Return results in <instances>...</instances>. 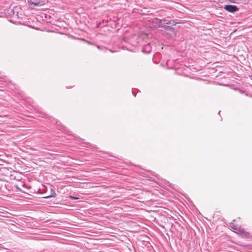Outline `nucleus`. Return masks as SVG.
<instances>
[{
	"label": "nucleus",
	"instance_id": "nucleus-1",
	"mask_svg": "<svg viewBox=\"0 0 252 252\" xmlns=\"http://www.w3.org/2000/svg\"><path fill=\"white\" fill-rule=\"evenodd\" d=\"M224 9L230 12H234L238 10V8L237 6L232 5H226L224 6Z\"/></svg>",
	"mask_w": 252,
	"mask_h": 252
},
{
	"label": "nucleus",
	"instance_id": "nucleus-2",
	"mask_svg": "<svg viewBox=\"0 0 252 252\" xmlns=\"http://www.w3.org/2000/svg\"><path fill=\"white\" fill-rule=\"evenodd\" d=\"M142 51L144 53H149L151 51V46L150 44L145 45L142 49Z\"/></svg>",
	"mask_w": 252,
	"mask_h": 252
},
{
	"label": "nucleus",
	"instance_id": "nucleus-3",
	"mask_svg": "<svg viewBox=\"0 0 252 252\" xmlns=\"http://www.w3.org/2000/svg\"><path fill=\"white\" fill-rule=\"evenodd\" d=\"M30 4L31 5H33V6H41L42 4L40 2H34L32 1H30L29 2Z\"/></svg>",
	"mask_w": 252,
	"mask_h": 252
},
{
	"label": "nucleus",
	"instance_id": "nucleus-4",
	"mask_svg": "<svg viewBox=\"0 0 252 252\" xmlns=\"http://www.w3.org/2000/svg\"><path fill=\"white\" fill-rule=\"evenodd\" d=\"M69 198L72 199H78L79 198L76 197H74L73 196L70 195Z\"/></svg>",
	"mask_w": 252,
	"mask_h": 252
},
{
	"label": "nucleus",
	"instance_id": "nucleus-5",
	"mask_svg": "<svg viewBox=\"0 0 252 252\" xmlns=\"http://www.w3.org/2000/svg\"><path fill=\"white\" fill-rule=\"evenodd\" d=\"M53 194L54 195H51V196H48L45 197V198H48L49 197H55L56 196V193H54Z\"/></svg>",
	"mask_w": 252,
	"mask_h": 252
},
{
	"label": "nucleus",
	"instance_id": "nucleus-6",
	"mask_svg": "<svg viewBox=\"0 0 252 252\" xmlns=\"http://www.w3.org/2000/svg\"><path fill=\"white\" fill-rule=\"evenodd\" d=\"M170 30L173 32H174V29L173 28H170Z\"/></svg>",
	"mask_w": 252,
	"mask_h": 252
},
{
	"label": "nucleus",
	"instance_id": "nucleus-7",
	"mask_svg": "<svg viewBox=\"0 0 252 252\" xmlns=\"http://www.w3.org/2000/svg\"><path fill=\"white\" fill-rule=\"evenodd\" d=\"M244 230L243 229L240 230V231L242 233H244Z\"/></svg>",
	"mask_w": 252,
	"mask_h": 252
}]
</instances>
